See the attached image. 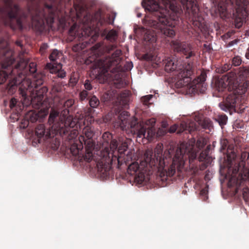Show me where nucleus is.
<instances>
[{
    "label": "nucleus",
    "mask_w": 249,
    "mask_h": 249,
    "mask_svg": "<svg viewBox=\"0 0 249 249\" xmlns=\"http://www.w3.org/2000/svg\"><path fill=\"white\" fill-rule=\"evenodd\" d=\"M114 45L104 46L99 43L91 48V54L85 61L86 65L93 63L95 69H99L101 73L105 74L108 71L119 73L123 71L120 65L122 51L116 50L110 56L108 54L115 48Z\"/></svg>",
    "instance_id": "3"
},
{
    "label": "nucleus",
    "mask_w": 249,
    "mask_h": 249,
    "mask_svg": "<svg viewBox=\"0 0 249 249\" xmlns=\"http://www.w3.org/2000/svg\"><path fill=\"white\" fill-rule=\"evenodd\" d=\"M225 2L224 3H219L218 5L219 11L224 15L226 14L227 11V6L228 4L227 0H225Z\"/></svg>",
    "instance_id": "39"
},
{
    "label": "nucleus",
    "mask_w": 249,
    "mask_h": 249,
    "mask_svg": "<svg viewBox=\"0 0 249 249\" xmlns=\"http://www.w3.org/2000/svg\"><path fill=\"white\" fill-rule=\"evenodd\" d=\"M112 153H110L108 148H105L104 151H101V157L98 161L97 167L98 172L103 178H107L110 175L111 166L109 163L114 160L113 154H115L118 148L117 141L112 139L109 142Z\"/></svg>",
    "instance_id": "9"
},
{
    "label": "nucleus",
    "mask_w": 249,
    "mask_h": 249,
    "mask_svg": "<svg viewBox=\"0 0 249 249\" xmlns=\"http://www.w3.org/2000/svg\"><path fill=\"white\" fill-rule=\"evenodd\" d=\"M16 44L18 45V46H20V47H22V44L21 43V42L20 41H18L16 42Z\"/></svg>",
    "instance_id": "64"
},
{
    "label": "nucleus",
    "mask_w": 249,
    "mask_h": 249,
    "mask_svg": "<svg viewBox=\"0 0 249 249\" xmlns=\"http://www.w3.org/2000/svg\"><path fill=\"white\" fill-rule=\"evenodd\" d=\"M245 57L247 59H249V45L248 48H247V49L246 50V52L245 53Z\"/></svg>",
    "instance_id": "61"
},
{
    "label": "nucleus",
    "mask_w": 249,
    "mask_h": 249,
    "mask_svg": "<svg viewBox=\"0 0 249 249\" xmlns=\"http://www.w3.org/2000/svg\"><path fill=\"white\" fill-rule=\"evenodd\" d=\"M228 141L227 140L224 141L222 143L221 149L225 150L227 148V143Z\"/></svg>",
    "instance_id": "58"
},
{
    "label": "nucleus",
    "mask_w": 249,
    "mask_h": 249,
    "mask_svg": "<svg viewBox=\"0 0 249 249\" xmlns=\"http://www.w3.org/2000/svg\"><path fill=\"white\" fill-rule=\"evenodd\" d=\"M133 67V64L132 62H126L124 66V70L129 71Z\"/></svg>",
    "instance_id": "49"
},
{
    "label": "nucleus",
    "mask_w": 249,
    "mask_h": 249,
    "mask_svg": "<svg viewBox=\"0 0 249 249\" xmlns=\"http://www.w3.org/2000/svg\"><path fill=\"white\" fill-rule=\"evenodd\" d=\"M74 100L69 99L63 104V136L66 133H68L71 128H77V124L79 121L84 119L82 113L77 112L73 118V110Z\"/></svg>",
    "instance_id": "10"
},
{
    "label": "nucleus",
    "mask_w": 249,
    "mask_h": 249,
    "mask_svg": "<svg viewBox=\"0 0 249 249\" xmlns=\"http://www.w3.org/2000/svg\"><path fill=\"white\" fill-rule=\"evenodd\" d=\"M231 67H237L242 64L243 61L240 56L235 55L231 59Z\"/></svg>",
    "instance_id": "31"
},
{
    "label": "nucleus",
    "mask_w": 249,
    "mask_h": 249,
    "mask_svg": "<svg viewBox=\"0 0 249 249\" xmlns=\"http://www.w3.org/2000/svg\"><path fill=\"white\" fill-rule=\"evenodd\" d=\"M86 146V150L85 155L83 156L84 160L90 162L92 160H94V156L93 155L92 149L93 146L89 147V145L85 144Z\"/></svg>",
    "instance_id": "28"
},
{
    "label": "nucleus",
    "mask_w": 249,
    "mask_h": 249,
    "mask_svg": "<svg viewBox=\"0 0 249 249\" xmlns=\"http://www.w3.org/2000/svg\"><path fill=\"white\" fill-rule=\"evenodd\" d=\"M62 55L61 52H59L57 50H54L52 53L50 54L49 58L52 61H56L58 60L60 56Z\"/></svg>",
    "instance_id": "34"
},
{
    "label": "nucleus",
    "mask_w": 249,
    "mask_h": 249,
    "mask_svg": "<svg viewBox=\"0 0 249 249\" xmlns=\"http://www.w3.org/2000/svg\"><path fill=\"white\" fill-rule=\"evenodd\" d=\"M25 51H22L19 54V60L15 66V69L12 71V73L14 74L16 70H18V76L15 77L12 81H10L7 86V90L8 92L13 93L16 92L18 88V85L22 82H26L25 75L26 74L27 70L31 73H34L36 71V64L34 62H31L28 66V59L23 56Z\"/></svg>",
    "instance_id": "8"
},
{
    "label": "nucleus",
    "mask_w": 249,
    "mask_h": 249,
    "mask_svg": "<svg viewBox=\"0 0 249 249\" xmlns=\"http://www.w3.org/2000/svg\"><path fill=\"white\" fill-rule=\"evenodd\" d=\"M30 2L29 11L35 10V16L32 18V24L35 29L39 32H42L45 28V23L51 27L54 19L58 16V12H54V9L45 5L41 10L37 0H29Z\"/></svg>",
    "instance_id": "7"
},
{
    "label": "nucleus",
    "mask_w": 249,
    "mask_h": 249,
    "mask_svg": "<svg viewBox=\"0 0 249 249\" xmlns=\"http://www.w3.org/2000/svg\"><path fill=\"white\" fill-rule=\"evenodd\" d=\"M186 152L184 144H181L176 150L173 159L169 151L168 155L160 158L159 162L158 172L162 180H166L168 177H173L176 172L181 171L184 165V155Z\"/></svg>",
    "instance_id": "6"
},
{
    "label": "nucleus",
    "mask_w": 249,
    "mask_h": 249,
    "mask_svg": "<svg viewBox=\"0 0 249 249\" xmlns=\"http://www.w3.org/2000/svg\"><path fill=\"white\" fill-rule=\"evenodd\" d=\"M165 71L167 72L174 71L175 86L176 89L184 88L185 93H204L207 89L205 81L207 74L204 71L197 77L190 82V76L193 73L192 65L188 64L184 67L183 65L178 66L170 58L165 60Z\"/></svg>",
    "instance_id": "2"
},
{
    "label": "nucleus",
    "mask_w": 249,
    "mask_h": 249,
    "mask_svg": "<svg viewBox=\"0 0 249 249\" xmlns=\"http://www.w3.org/2000/svg\"><path fill=\"white\" fill-rule=\"evenodd\" d=\"M142 5L156 18L146 20L147 25L154 29L155 34L145 37L151 43L156 42L158 37L175 36L174 27L178 24L182 13L181 5L190 14L191 22L195 26L199 27L203 23V18L199 15L196 0H143Z\"/></svg>",
    "instance_id": "1"
},
{
    "label": "nucleus",
    "mask_w": 249,
    "mask_h": 249,
    "mask_svg": "<svg viewBox=\"0 0 249 249\" xmlns=\"http://www.w3.org/2000/svg\"><path fill=\"white\" fill-rule=\"evenodd\" d=\"M164 134H165V132H164V131L162 129H160V128H159L158 130L157 133H156L157 137L161 136L162 135H164Z\"/></svg>",
    "instance_id": "53"
},
{
    "label": "nucleus",
    "mask_w": 249,
    "mask_h": 249,
    "mask_svg": "<svg viewBox=\"0 0 249 249\" xmlns=\"http://www.w3.org/2000/svg\"><path fill=\"white\" fill-rule=\"evenodd\" d=\"M99 104V101L98 99L95 96H93L89 101V105L90 107L88 108L84 111V113H83L85 120L87 118V120L90 119V123L92 121V114L94 112L93 108L97 107Z\"/></svg>",
    "instance_id": "22"
},
{
    "label": "nucleus",
    "mask_w": 249,
    "mask_h": 249,
    "mask_svg": "<svg viewBox=\"0 0 249 249\" xmlns=\"http://www.w3.org/2000/svg\"><path fill=\"white\" fill-rule=\"evenodd\" d=\"M153 94H147L141 98V101L145 105H147L150 99L153 97Z\"/></svg>",
    "instance_id": "42"
},
{
    "label": "nucleus",
    "mask_w": 249,
    "mask_h": 249,
    "mask_svg": "<svg viewBox=\"0 0 249 249\" xmlns=\"http://www.w3.org/2000/svg\"><path fill=\"white\" fill-rule=\"evenodd\" d=\"M207 157L208 156L202 151L198 157V160L200 161H203L206 159Z\"/></svg>",
    "instance_id": "50"
},
{
    "label": "nucleus",
    "mask_w": 249,
    "mask_h": 249,
    "mask_svg": "<svg viewBox=\"0 0 249 249\" xmlns=\"http://www.w3.org/2000/svg\"><path fill=\"white\" fill-rule=\"evenodd\" d=\"M36 85H41L43 83L42 79L37 80L36 81Z\"/></svg>",
    "instance_id": "63"
},
{
    "label": "nucleus",
    "mask_w": 249,
    "mask_h": 249,
    "mask_svg": "<svg viewBox=\"0 0 249 249\" xmlns=\"http://www.w3.org/2000/svg\"><path fill=\"white\" fill-rule=\"evenodd\" d=\"M143 58L145 60L148 61H153L154 60V55L149 54H145L144 55Z\"/></svg>",
    "instance_id": "51"
},
{
    "label": "nucleus",
    "mask_w": 249,
    "mask_h": 249,
    "mask_svg": "<svg viewBox=\"0 0 249 249\" xmlns=\"http://www.w3.org/2000/svg\"><path fill=\"white\" fill-rule=\"evenodd\" d=\"M178 125H177L176 124H174L170 127L169 132L170 133H174L175 131H176V130L178 129Z\"/></svg>",
    "instance_id": "52"
},
{
    "label": "nucleus",
    "mask_w": 249,
    "mask_h": 249,
    "mask_svg": "<svg viewBox=\"0 0 249 249\" xmlns=\"http://www.w3.org/2000/svg\"><path fill=\"white\" fill-rule=\"evenodd\" d=\"M58 112L54 109H52L50 112L48 122L51 124L54 122V119L58 116Z\"/></svg>",
    "instance_id": "37"
},
{
    "label": "nucleus",
    "mask_w": 249,
    "mask_h": 249,
    "mask_svg": "<svg viewBox=\"0 0 249 249\" xmlns=\"http://www.w3.org/2000/svg\"><path fill=\"white\" fill-rule=\"evenodd\" d=\"M247 157V158L249 157V154L247 152H243L241 155V158L242 159H245L246 157Z\"/></svg>",
    "instance_id": "60"
},
{
    "label": "nucleus",
    "mask_w": 249,
    "mask_h": 249,
    "mask_svg": "<svg viewBox=\"0 0 249 249\" xmlns=\"http://www.w3.org/2000/svg\"><path fill=\"white\" fill-rule=\"evenodd\" d=\"M48 113V109H44V110H40L38 113L34 111H30L25 115L27 119H28L29 122L34 123L36 122L39 118H44L47 115Z\"/></svg>",
    "instance_id": "23"
},
{
    "label": "nucleus",
    "mask_w": 249,
    "mask_h": 249,
    "mask_svg": "<svg viewBox=\"0 0 249 249\" xmlns=\"http://www.w3.org/2000/svg\"><path fill=\"white\" fill-rule=\"evenodd\" d=\"M210 149V145H209L207 146L206 148L202 152H203L204 153H205V154H206L208 156Z\"/></svg>",
    "instance_id": "59"
},
{
    "label": "nucleus",
    "mask_w": 249,
    "mask_h": 249,
    "mask_svg": "<svg viewBox=\"0 0 249 249\" xmlns=\"http://www.w3.org/2000/svg\"><path fill=\"white\" fill-rule=\"evenodd\" d=\"M239 167H240V165L238 164V166H237L236 167H235L233 169V171H232V173L233 174H236L238 173V172H239Z\"/></svg>",
    "instance_id": "57"
},
{
    "label": "nucleus",
    "mask_w": 249,
    "mask_h": 249,
    "mask_svg": "<svg viewBox=\"0 0 249 249\" xmlns=\"http://www.w3.org/2000/svg\"><path fill=\"white\" fill-rule=\"evenodd\" d=\"M17 24H18V26L20 29H21L22 28V25H21V23L20 20L19 19H17Z\"/></svg>",
    "instance_id": "62"
},
{
    "label": "nucleus",
    "mask_w": 249,
    "mask_h": 249,
    "mask_svg": "<svg viewBox=\"0 0 249 249\" xmlns=\"http://www.w3.org/2000/svg\"><path fill=\"white\" fill-rule=\"evenodd\" d=\"M236 15L234 19L235 26L237 28L242 27L249 15V2L246 0H236Z\"/></svg>",
    "instance_id": "15"
},
{
    "label": "nucleus",
    "mask_w": 249,
    "mask_h": 249,
    "mask_svg": "<svg viewBox=\"0 0 249 249\" xmlns=\"http://www.w3.org/2000/svg\"><path fill=\"white\" fill-rule=\"evenodd\" d=\"M236 73L231 71L221 78L215 77L212 82V86L218 92H223L226 89L229 91H233L232 93H240L237 89H233Z\"/></svg>",
    "instance_id": "12"
},
{
    "label": "nucleus",
    "mask_w": 249,
    "mask_h": 249,
    "mask_svg": "<svg viewBox=\"0 0 249 249\" xmlns=\"http://www.w3.org/2000/svg\"><path fill=\"white\" fill-rule=\"evenodd\" d=\"M231 68V63H226L222 66L217 68L215 71L217 73H223L227 72Z\"/></svg>",
    "instance_id": "32"
},
{
    "label": "nucleus",
    "mask_w": 249,
    "mask_h": 249,
    "mask_svg": "<svg viewBox=\"0 0 249 249\" xmlns=\"http://www.w3.org/2000/svg\"><path fill=\"white\" fill-rule=\"evenodd\" d=\"M129 113L126 111H116L115 114L108 113L105 117V122H112L115 125L120 126L123 130L130 129L132 133L137 135L140 138H146L152 141L156 134V130L153 127L146 128L144 125L138 123L137 119L134 117L131 121L128 119Z\"/></svg>",
    "instance_id": "5"
},
{
    "label": "nucleus",
    "mask_w": 249,
    "mask_h": 249,
    "mask_svg": "<svg viewBox=\"0 0 249 249\" xmlns=\"http://www.w3.org/2000/svg\"><path fill=\"white\" fill-rule=\"evenodd\" d=\"M114 83L115 87L117 88H120L121 87H123V85H124L123 80L121 78H119V79H118L116 81V82H114Z\"/></svg>",
    "instance_id": "46"
},
{
    "label": "nucleus",
    "mask_w": 249,
    "mask_h": 249,
    "mask_svg": "<svg viewBox=\"0 0 249 249\" xmlns=\"http://www.w3.org/2000/svg\"><path fill=\"white\" fill-rule=\"evenodd\" d=\"M61 128L59 123L53 125L51 129H46L44 125L40 124L36 128V135L40 138L49 139L58 135H61Z\"/></svg>",
    "instance_id": "17"
},
{
    "label": "nucleus",
    "mask_w": 249,
    "mask_h": 249,
    "mask_svg": "<svg viewBox=\"0 0 249 249\" xmlns=\"http://www.w3.org/2000/svg\"><path fill=\"white\" fill-rule=\"evenodd\" d=\"M102 139L104 143L109 144L110 141L112 139V136L111 133L108 132H105L102 136Z\"/></svg>",
    "instance_id": "38"
},
{
    "label": "nucleus",
    "mask_w": 249,
    "mask_h": 249,
    "mask_svg": "<svg viewBox=\"0 0 249 249\" xmlns=\"http://www.w3.org/2000/svg\"><path fill=\"white\" fill-rule=\"evenodd\" d=\"M171 46L174 52L183 55L186 59L191 58L195 56V52L190 43L174 40L171 42Z\"/></svg>",
    "instance_id": "16"
},
{
    "label": "nucleus",
    "mask_w": 249,
    "mask_h": 249,
    "mask_svg": "<svg viewBox=\"0 0 249 249\" xmlns=\"http://www.w3.org/2000/svg\"><path fill=\"white\" fill-rule=\"evenodd\" d=\"M27 94H22V98L21 99V100L22 101V103L23 106H27L28 105H29L30 103L34 104L35 102L36 98L35 99H28L27 98Z\"/></svg>",
    "instance_id": "36"
},
{
    "label": "nucleus",
    "mask_w": 249,
    "mask_h": 249,
    "mask_svg": "<svg viewBox=\"0 0 249 249\" xmlns=\"http://www.w3.org/2000/svg\"><path fill=\"white\" fill-rule=\"evenodd\" d=\"M127 172L131 175H134L135 180L139 182H142L144 179V175L140 170L138 162H133L129 165Z\"/></svg>",
    "instance_id": "21"
},
{
    "label": "nucleus",
    "mask_w": 249,
    "mask_h": 249,
    "mask_svg": "<svg viewBox=\"0 0 249 249\" xmlns=\"http://www.w3.org/2000/svg\"><path fill=\"white\" fill-rule=\"evenodd\" d=\"M4 7L0 9V12L7 13L10 20L15 18L19 12L18 6L15 4L13 5L12 0H3Z\"/></svg>",
    "instance_id": "19"
},
{
    "label": "nucleus",
    "mask_w": 249,
    "mask_h": 249,
    "mask_svg": "<svg viewBox=\"0 0 249 249\" xmlns=\"http://www.w3.org/2000/svg\"><path fill=\"white\" fill-rule=\"evenodd\" d=\"M134 157L133 153L130 151L127 152L125 155L124 154L122 156V160L120 162H118L119 165H121L123 163H125L126 165L129 164V162L131 161Z\"/></svg>",
    "instance_id": "30"
},
{
    "label": "nucleus",
    "mask_w": 249,
    "mask_h": 249,
    "mask_svg": "<svg viewBox=\"0 0 249 249\" xmlns=\"http://www.w3.org/2000/svg\"><path fill=\"white\" fill-rule=\"evenodd\" d=\"M233 72L236 75L235 80L239 79L240 82L234 81L232 88L237 89L239 92L242 91L241 93H245L249 85V67H241L237 69H234Z\"/></svg>",
    "instance_id": "14"
},
{
    "label": "nucleus",
    "mask_w": 249,
    "mask_h": 249,
    "mask_svg": "<svg viewBox=\"0 0 249 249\" xmlns=\"http://www.w3.org/2000/svg\"><path fill=\"white\" fill-rule=\"evenodd\" d=\"M128 145L127 142H122L117 148L115 154H113L114 160L115 161L120 162L122 160V156L125 154L124 152L127 151Z\"/></svg>",
    "instance_id": "25"
},
{
    "label": "nucleus",
    "mask_w": 249,
    "mask_h": 249,
    "mask_svg": "<svg viewBox=\"0 0 249 249\" xmlns=\"http://www.w3.org/2000/svg\"><path fill=\"white\" fill-rule=\"evenodd\" d=\"M6 43L0 42V69H6L14 60L12 52L5 47ZM8 77L7 74L3 71H0V84H3Z\"/></svg>",
    "instance_id": "13"
},
{
    "label": "nucleus",
    "mask_w": 249,
    "mask_h": 249,
    "mask_svg": "<svg viewBox=\"0 0 249 249\" xmlns=\"http://www.w3.org/2000/svg\"><path fill=\"white\" fill-rule=\"evenodd\" d=\"M196 145L199 149H201L203 147L204 144L202 142L201 140H198L196 142Z\"/></svg>",
    "instance_id": "54"
},
{
    "label": "nucleus",
    "mask_w": 249,
    "mask_h": 249,
    "mask_svg": "<svg viewBox=\"0 0 249 249\" xmlns=\"http://www.w3.org/2000/svg\"><path fill=\"white\" fill-rule=\"evenodd\" d=\"M242 94H228L224 97L223 101L219 104V107L224 111L234 109L235 112L242 113L245 111L247 106Z\"/></svg>",
    "instance_id": "11"
},
{
    "label": "nucleus",
    "mask_w": 249,
    "mask_h": 249,
    "mask_svg": "<svg viewBox=\"0 0 249 249\" xmlns=\"http://www.w3.org/2000/svg\"><path fill=\"white\" fill-rule=\"evenodd\" d=\"M234 125L237 128L243 129L244 128V123L241 120H236L234 123Z\"/></svg>",
    "instance_id": "44"
},
{
    "label": "nucleus",
    "mask_w": 249,
    "mask_h": 249,
    "mask_svg": "<svg viewBox=\"0 0 249 249\" xmlns=\"http://www.w3.org/2000/svg\"><path fill=\"white\" fill-rule=\"evenodd\" d=\"M180 125L182 130L178 131V133H180L181 132L185 130H188L190 133H191L192 132L197 130L198 127L196 123L194 121L182 123Z\"/></svg>",
    "instance_id": "27"
},
{
    "label": "nucleus",
    "mask_w": 249,
    "mask_h": 249,
    "mask_svg": "<svg viewBox=\"0 0 249 249\" xmlns=\"http://www.w3.org/2000/svg\"><path fill=\"white\" fill-rule=\"evenodd\" d=\"M107 98L112 97L113 94H106ZM130 94H113L116 99L112 102L115 105L121 107L126 108L130 101Z\"/></svg>",
    "instance_id": "20"
},
{
    "label": "nucleus",
    "mask_w": 249,
    "mask_h": 249,
    "mask_svg": "<svg viewBox=\"0 0 249 249\" xmlns=\"http://www.w3.org/2000/svg\"><path fill=\"white\" fill-rule=\"evenodd\" d=\"M78 132L75 128H74L71 131L70 134H69V139L70 140L74 139L77 135Z\"/></svg>",
    "instance_id": "45"
},
{
    "label": "nucleus",
    "mask_w": 249,
    "mask_h": 249,
    "mask_svg": "<svg viewBox=\"0 0 249 249\" xmlns=\"http://www.w3.org/2000/svg\"><path fill=\"white\" fill-rule=\"evenodd\" d=\"M118 36L117 32L112 29L110 30L107 35L106 38L111 41H116Z\"/></svg>",
    "instance_id": "33"
},
{
    "label": "nucleus",
    "mask_w": 249,
    "mask_h": 249,
    "mask_svg": "<svg viewBox=\"0 0 249 249\" xmlns=\"http://www.w3.org/2000/svg\"><path fill=\"white\" fill-rule=\"evenodd\" d=\"M84 87H85V89H86L87 90H90L92 88V86L91 85L89 80H87L86 81L85 83L84 84Z\"/></svg>",
    "instance_id": "48"
},
{
    "label": "nucleus",
    "mask_w": 249,
    "mask_h": 249,
    "mask_svg": "<svg viewBox=\"0 0 249 249\" xmlns=\"http://www.w3.org/2000/svg\"><path fill=\"white\" fill-rule=\"evenodd\" d=\"M196 154H192L190 156H189V161L191 162L194 160L196 159Z\"/></svg>",
    "instance_id": "56"
},
{
    "label": "nucleus",
    "mask_w": 249,
    "mask_h": 249,
    "mask_svg": "<svg viewBox=\"0 0 249 249\" xmlns=\"http://www.w3.org/2000/svg\"><path fill=\"white\" fill-rule=\"evenodd\" d=\"M203 128L209 129L212 125V122L209 119L205 118L201 123Z\"/></svg>",
    "instance_id": "40"
},
{
    "label": "nucleus",
    "mask_w": 249,
    "mask_h": 249,
    "mask_svg": "<svg viewBox=\"0 0 249 249\" xmlns=\"http://www.w3.org/2000/svg\"><path fill=\"white\" fill-rule=\"evenodd\" d=\"M29 123V121L28 120V119H27L26 118V117H25L24 119H23L21 121L20 124L19 125V127L22 129H24L28 126Z\"/></svg>",
    "instance_id": "43"
},
{
    "label": "nucleus",
    "mask_w": 249,
    "mask_h": 249,
    "mask_svg": "<svg viewBox=\"0 0 249 249\" xmlns=\"http://www.w3.org/2000/svg\"><path fill=\"white\" fill-rule=\"evenodd\" d=\"M83 134L87 138V140H85L84 137H82L85 144L89 145V147L93 146V141L92 140V137L94 135V132L93 129L89 126H85L82 131Z\"/></svg>",
    "instance_id": "24"
},
{
    "label": "nucleus",
    "mask_w": 249,
    "mask_h": 249,
    "mask_svg": "<svg viewBox=\"0 0 249 249\" xmlns=\"http://www.w3.org/2000/svg\"><path fill=\"white\" fill-rule=\"evenodd\" d=\"M46 69H49L52 73H57V76L59 77H62V72L61 70L62 68V65L60 62H53V63H48L46 66Z\"/></svg>",
    "instance_id": "26"
},
{
    "label": "nucleus",
    "mask_w": 249,
    "mask_h": 249,
    "mask_svg": "<svg viewBox=\"0 0 249 249\" xmlns=\"http://www.w3.org/2000/svg\"><path fill=\"white\" fill-rule=\"evenodd\" d=\"M228 120V117L226 115H221L219 116L218 121L220 126L224 125L226 124Z\"/></svg>",
    "instance_id": "41"
},
{
    "label": "nucleus",
    "mask_w": 249,
    "mask_h": 249,
    "mask_svg": "<svg viewBox=\"0 0 249 249\" xmlns=\"http://www.w3.org/2000/svg\"><path fill=\"white\" fill-rule=\"evenodd\" d=\"M74 9L70 11V18L73 21L78 19L82 21L83 32L81 36L99 34L100 28L107 24H113L116 15L114 13L107 17L103 15L100 10L90 15L86 8L79 4H73Z\"/></svg>",
    "instance_id": "4"
},
{
    "label": "nucleus",
    "mask_w": 249,
    "mask_h": 249,
    "mask_svg": "<svg viewBox=\"0 0 249 249\" xmlns=\"http://www.w3.org/2000/svg\"><path fill=\"white\" fill-rule=\"evenodd\" d=\"M36 93H46L48 92V88L45 86H43L38 89L36 90Z\"/></svg>",
    "instance_id": "47"
},
{
    "label": "nucleus",
    "mask_w": 249,
    "mask_h": 249,
    "mask_svg": "<svg viewBox=\"0 0 249 249\" xmlns=\"http://www.w3.org/2000/svg\"><path fill=\"white\" fill-rule=\"evenodd\" d=\"M16 103H17L16 100L15 99H12L11 100V102H10V107L11 108L13 107H15Z\"/></svg>",
    "instance_id": "55"
},
{
    "label": "nucleus",
    "mask_w": 249,
    "mask_h": 249,
    "mask_svg": "<svg viewBox=\"0 0 249 249\" xmlns=\"http://www.w3.org/2000/svg\"><path fill=\"white\" fill-rule=\"evenodd\" d=\"M73 142V143L71 144L70 148V151L73 156H76L80 154L83 148V145L81 144L78 146V144L75 142L74 141Z\"/></svg>",
    "instance_id": "29"
},
{
    "label": "nucleus",
    "mask_w": 249,
    "mask_h": 249,
    "mask_svg": "<svg viewBox=\"0 0 249 249\" xmlns=\"http://www.w3.org/2000/svg\"><path fill=\"white\" fill-rule=\"evenodd\" d=\"M78 81V76L77 73H73L71 74L69 80V85L70 86L73 87Z\"/></svg>",
    "instance_id": "35"
},
{
    "label": "nucleus",
    "mask_w": 249,
    "mask_h": 249,
    "mask_svg": "<svg viewBox=\"0 0 249 249\" xmlns=\"http://www.w3.org/2000/svg\"><path fill=\"white\" fill-rule=\"evenodd\" d=\"M71 20L73 23L69 30V33L71 36L75 37H77L79 39H82V40H83L82 38L84 37H86L87 36H91V38L94 41L98 37L99 34H97L96 35L94 34L88 35H85L84 33L83 36H82L81 34L83 32V29L82 28V21H80L78 19L73 21L71 18Z\"/></svg>",
    "instance_id": "18"
}]
</instances>
